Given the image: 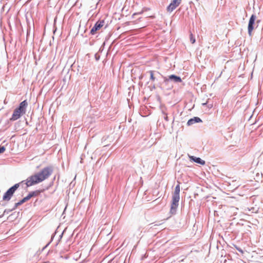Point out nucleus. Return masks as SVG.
Here are the masks:
<instances>
[{"mask_svg": "<svg viewBox=\"0 0 263 263\" xmlns=\"http://www.w3.org/2000/svg\"><path fill=\"white\" fill-rule=\"evenodd\" d=\"M53 171L52 166H49L44 167L40 172L30 176L26 179L27 186H32L48 179L52 174Z\"/></svg>", "mask_w": 263, "mask_h": 263, "instance_id": "obj_1", "label": "nucleus"}, {"mask_svg": "<svg viewBox=\"0 0 263 263\" xmlns=\"http://www.w3.org/2000/svg\"><path fill=\"white\" fill-rule=\"evenodd\" d=\"M27 106L26 100L22 102L19 107L14 109L11 118L10 119L11 121H15L19 119L22 115L25 114L26 108Z\"/></svg>", "mask_w": 263, "mask_h": 263, "instance_id": "obj_2", "label": "nucleus"}, {"mask_svg": "<svg viewBox=\"0 0 263 263\" xmlns=\"http://www.w3.org/2000/svg\"><path fill=\"white\" fill-rule=\"evenodd\" d=\"M20 186V183H16L10 187L4 195L3 200L5 201H8L13 196L14 193Z\"/></svg>", "mask_w": 263, "mask_h": 263, "instance_id": "obj_3", "label": "nucleus"}, {"mask_svg": "<svg viewBox=\"0 0 263 263\" xmlns=\"http://www.w3.org/2000/svg\"><path fill=\"white\" fill-rule=\"evenodd\" d=\"M180 199V197L173 196L172 201L171 207V212L174 214L176 212V209L178 206V202Z\"/></svg>", "mask_w": 263, "mask_h": 263, "instance_id": "obj_4", "label": "nucleus"}, {"mask_svg": "<svg viewBox=\"0 0 263 263\" xmlns=\"http://www.w3.org/2000/svg\"><path fill=\"white\" fill-rule=\"evenodd\" d=\"M181 1L182 0H173L167 7V11L172 12L181 4Z\"/></svg>", "mask_w": 263, "mask_h": 263, "instance_id": "obj_5", "label": "nucleus"}, {"mask_svg": "<svg viewBox=\"0 0 263 263\" xmlns=\"http://www.w3.org/2000/svg\"><path fill=\"white\" fill-rule=\"evenodd\" d=\"M256 16L253 14L251 15L248 24V33L249 35H251L252 32L254 29L253 25L254 24Z\"/></svg>", "mask_w": 263, "mask_h": 263, "instance_id": "obj_6", "label": "nucleus"}, {"mask_svg": "<svg viewBox=\"0 0 263 263\" xmlns=\"http://www.w3.org/2000/svg\"><path fill=\"white\" fill-rule=\"evenodd\" d=\"M104 25V22H97L95 26L92 27V28L90 30V33L92 34H94L96 33L97 30H99Z\"/></svg>", "mask_w": 263, "mask_h": 263, "instance_id": "obj_7", "label": "nucleus"}, {"mask_svg": "<svg viewBox=\"0 0 263 263\" xmlns=\"http://www.w3.org/2000/svg\"><path fill=\"white\" fill-rule=\"evenodd\" d=\"M190 159L191 160L194 161V162L199 163L201 165H204L205 164V161L200 158H197L194 156H190Z\"/></svg>", "mask_w": 263, "mask_h": 263, "instance_id": "obj_8", "label": "nucleus"}, {"mask_svg": "<svg viewBox=\"0 0 263 263\" xmlns=\"http://www.w3.org/2000/svg\"><path fill=\"white\" fill-rule=\"evenodd\" d=\"M169 79L173 80L176 82H181L182 81L181 79L179 77L174 74L170 75L169 76Z\"/></svg>", "mask_w": 263, "mask_h": 263, "instance_id": "obj_9", "label": "nucleus"}, {"mask_svg": "<svg viewBox=\"0 0 263 263\" xmlns=\"http://www.w3.org/2000/svg\"><path fill=\"white\" fill-rule=\"evenodd\" d=\"M180 184L179 183L176 185L175 189L174 192L173 193V196H177V197H180Z\"/></svg>", "mask_w": 263, "mask_h": 263, "instance_id": "obj_10", "label": "nucleus"}, {"mask_svg": "<svg viewBox=\"0 0 263 263\" xmlns=\"http://www.w3.org/2000/svg\"><path fill=\"white\" fill-rule=\"evenodd\" d=\"M31 198V196L29 194L26 197H24L23 199H22L20 202L16 203V205H21L25 202L28 201Z\"/></svg>", "mask_w": 263, "mask_h": 263, "instance_id": "obj_11", "label": "nucleus"}, {"mask_svg": "<svg viewBox=\"0 0 263 263\" xmlns=\"http://www.w3.org/2000/svg\"><path fill=\"white\" fill-rule=\"evenodd\" d=\"M43 190H36L32 192H30L29 194L32 197H35L38 196L41 192H42Z\"/></svg>", "mask_w": 263, "mask_h": 263, "instance_id": "obj_12", "label": "nucleus"}, {"mask_svg": "<svg viewBox=\"0 0 263 263\" xmlns=\"http://www.w3.org/2000/svg\"><path fill=\"white\" fill-rule=\"evenodd\" d=\"M190 40L192 44H194L195 43L196 40L194 37L193 33L192 32H190Z\"/></svg>", "mask_w": 263, "mask_h": 263, "instance_id": "obj_13", "label": "nucleus"}, {"mask_svg": "<svg viewBox=\"0 0 263 263\" xmlns=\"http://www.w3.org/2000/svg\"><path fill=\"white\" fill-rule=\"evenodd\" d=\"M150 73V79L152 81L154 82L155 81V77H154V71H149Z\"/></svg>", "mask_w": 263, "mask_h": 263, "instance_id": "obj_14", "label": "nucleus"}, {"mask_svg": "<svg viewBox=\"0 0 263 263\" xmlns=\"http://www.w3.org/2000/svg\"><path fill=\"white\" fill-rule=\"evenodd\" d=\"M194 123H195V121H194L193 119H190L187 123L188 125H192Z\"/></svg>", "mask_w": 263, "mask_h": 263, "instance_id": "obj_15", "label": "nucleus"}, {"mask_svg": "<svg viewBox=\"0 0 263 263\" xmlns=\"http://www.w3.org/2000/svg\"><path fill=\"white\" fill-rule=\"evenodd\" d=\"M193 119L194 121H195V123L199 122L201 121V119L198 117H194Z\"/></svg>", "mask_w": 263, "mask_h": 263, "instance_id": "obj_16", "label": "nucleus"}, {"mask_svg": "<svg viewBox=\"0 0 263 263\" xmlns=\"http://www.w3.org/2000/svg\"><path fill=\"white\" fill-rule=\"evenodd\" d=\"M5 149H6L4 146H0V154L4 153Z\"/></svg>", "mask_w": 263, "mask_h": 263, "instance_id": "obj_17", "label": "nucleus"}, {"mask_svg": "<svg viewBox=\"0 0 263 263\" xmlns=\"http://www.w3.org/2000/svg\"><path fill=\"white\" fill-rule=\"evenodd\" d=\"M164 119L166 121H168V116H167V115L166 114H165V116L164 117Z\"/></svg>", "mask_w": 263, "mask_h": 263, "instance_id": "obj_18", "label": "nucleus"}]
</instances>
